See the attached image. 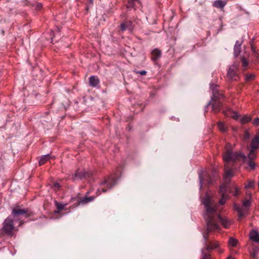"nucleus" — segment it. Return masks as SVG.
I'll return each mask as SVG.
<instances>
[{
    "instance_id": "4be33fe9",
    "label": "nucleus",
    "mask_w": 259,
    "mask_h": 259,
    "mask_svg": "<svg viewBox=\"0 0 259 259\" xmlns=\"http://www.w3.org/2000/svg\"><path fill=\"white\" fill-rule=\"evenodd\" d=\"M240 46L241 44H239L238 46L237 45L234 46V54L235 57H237L240 53Z\"/></svg>"
},
{
    "instance_id": "cd10ccee",
    "label": "nucleus",
    "mask_w": 259,
    "mask_h": 259,
    "mask_svg": "<svg viewBox=\"0 0 259 259\" xmlns=\"http://www.w3.org/2000/svg\"><path fill=\"white\" fill-rule=\"evenodd\" d=\"M242 123H246L249 122L251 120V118L250 117L245 116L241 118V119Z\"/></svg>"
},
{
    "instance_id": "9d476101",
    "label": "nucleus",
    "mask_w": 259,
    "mask_h": 259,
    "mask_svg": "<svg viewBox=\"0 0 259 259\" xmlns=\"http://www.w3.org/2000/svg\"><path fill=\"white\" fill-rule=\"evenodd\" d=\"M213 103L211 104V103L210 102L208 103L207 106L209 105H212V111L214 112V113H218L219 112L222 107V103L220 101H212Z\"/></svg>"
},
{
    "instance_id": "dca6fc26",
    "label": "nucleus",
    "mask_w": 259,
    "mask_h": 259,
    "mask_svg": "<svg viewBox=\"0 0 259 259\" xmlns=\"http://www.w3.org/2000/svg\"><path fill=\"white\" fill-rule=\"evenodd\" d=\"M152 60L156 61L161 56V51L158 49H155L152 52Z\"/></svg>"
},
{
    "instance_id": "412c9836",
    "label": "nucleus",
    "mask_w": 259,
    "mask_h": 259,
    "mask_svg": "<svg viewBox=\"0 0 259 259\" xmlns=\"http://www.w3.org/2000/svg\"><path fill=\"white\" fill-rule=\"evenodd\" d=\"M226 4V3L225 2L222 1H216L213 3V6L216 8L222 9L225 7Z\"/></svg>"
},
{
    "instance_id": "473e14b6",
    "label": "nucleus",
    "mask_w": 259,
    "mask_h": 259,
    "mask_svg": "<svg viewBox=\"0 0 259 259\" xmlns=\"http://www.w3.org/2000/svg\"><path fill=\"white\" fill-rule=\"evenodd\" d=\"M252 124L255 126H258L259 125V118H256L252 121Z\"/></svg>"
},
{
    "instance_id": "5701e85b",
    "label": "nucleus",
    "mask_w": 259,
    "mask_h": 259,
    "mask_svg": "<svg viewBox=\"0 0 259 259\" xmlns=\"http://www.w3.org/2000/svg\"><path fill=\"white\" fill-rule=\"evenodd\" d=\"M218 126L219 130L222 132H225L227 131V127L225 126L224 123L222 122L219 121L218 123Z\"/></svg>"
},
{
    "instance_id": "f8f14e48",
    "label": "nucleus",
    "mask_w": 259,
    "mask_h": 259,
    "mask_svg": "<svg viewBox=\"0 0 259 259\" xmlns=\"http://www.w3.org/2000/svg\"><path fill=\"white\" fill-rule=\"evenodd\" d=\"M96 198V196H91L89 197L87 196H85L84 197L80 198L78 200V204H87L90 202H92L93 201L95 198Z\"/></svg>"
},
{
    "instance_id": "f704fd0d",
    "label": "nucleus",
    "mask_w": 259,
    "mask_h": 259,
    "mask_svg": "<svg viewBox=\"0 0 259 259\" xmlns=\"http://www.w3.org/2000/svg\"><path fill=\"white\" fill-rule=\"evenodd\" d=\"M137 73H139V74H141V75H145L146 74L147 71L145 70H142L140 71H138L137 72Z\"/></svg>"
},
{
    "instance_id": "20e7f679",
    "label": "nucleus",
    "mask_w": 259,
    "mask_h": 259,
    "mask_svg": "<svg viewBox=\"0 0 259 259\" xmlns=\"http://www.w3.org/2000/svg\"><path fill=\"white\" fill-rule=\"evenodd\" d=\"M219 193L221 195L219 203L221 205H224L228 198V193H232L234 196H237L239 195V190L235 186L232 187L230 184L227 183L220 186Z\"/></svg>"
},
{
    "instance_id": "37998d69",
    "label": "nucleus",
    "mask_w": 259,
    "mask_h": 259,
    "mask_svg": "<svg viewBox=\"0 0 259 259\" xmlns=\"http://www.w3.org/2000/svg\"><path fill=\"white\" fill-rule=\"evenodd\" d=\"M89 1V2L91 4H93V1L94 0H88Z\"/></svg>"
},
{
    "instance_id": "e433bc0d",
    "label": "nucleus",
    "mask_w": 259,
    "mask_h": 259,
    "mask_svg": "<svg viewBox=\"0 0 259 259\" xmlns=\"http://www.w3.org/2000/svg\"><path fill=\"white\" fill-rule=\"evenodd\" d=\"M107 191V189H106L105 188H103L102 189V192H103V193H105Z\"/></svg>"
},
{
    "instance_id": "393cba45",
    "label": "nucleus",
    "mask_w": 259,
    "mask_h": 259,
    "mask_svg": "<svg viewBox=\"0 0 259 259\" xmlns=\"http://www.w3.org/2000/svg\"><path fill=\"white\" fill-rule=\"evenodd\" d=\"M237 242L238 241L236 239L230 238L229 241V244L232 247H235L236 246Z\"/></svg>"
},
{
    "instance_id": "c85d7f7f",
    "label": "nucleus",
    "mask_w": 259,
    "mask_h": 259,
    "mask_svg": "<svg viewBox=\"0 0 259 259\" xmlns=\"http://www.w3.org/2000/svg\"><path fill=\"white\" fill-rule=\"evenodd\" d=\"M254 78V75L252 74H247L246 75V80L248 81L253 80Z\"/></svg>"
},
{
    "instance_id": "a878e982",
    "label": "nucleus",
    "mask_w": 259,
    "mask_h": 259,
    "mask_svg": "<svg viewBox=\"0 0 259 259\" xmlns=\"http://www.w3.org/2000/svg\"><path fill=\"white\" fill-rule=\"evenodd\" d=\"M241 61L242 67L245 69L248 65V61L244 57H242Z\"/></svg>"
},
{
    "instance_id": "4468645a",
    "label": "nucleus",
    "mask_w": 259,
    "mask_h": 259,
    "mask_svg": "<svg viewBox=\"0 0 259 259\" xmlns=\"http://www.w3.org/2000/svg\"><path fill=\"white\" fill-rule=\"evenodd\" d=\"M99 79L96 76H92L89 78L90 85L92 87H96L99 83Z\"/></svg>"
},
{
    "instance_id": "f03ea898",
    "label": "nucleus",
    "mask_w": 259,
    "mask_h": 259,
    "mask_svg": "<svg viewBox=\"0 0 259 259\" xmlns=\"http://www.w3.org/2000/svg\"><path fill=\"white\" fill-rule=\"evenodd\" d=\"M29 215L25 209H21L19 207L13 208L12 213L3 223L2 228L0 229V237L6 235L13 236L14 232L18 231V227L24 223L23 217L27 218Z\"/></svg>"
},
{
    "instance_id": "f257e3e1",
    "label": "nucleus",
    "mask_w": 259,
    "mask_h": 259,
    "mask_svg": "<svg viewBox=\"0 0 259 259\" xmlns=\"http://www.w3.org/2000/svg\"><path fill=\"white\" fill-rule=\"evenodd\" d=\"M203 203L206 210L204 217L206 223L207 228L203 233L205 248L202 250V257L201 259H212L209 251L211 249L218 248L220 244L216 240L213 241L209 240V232L219 231L220 229V226L218 224L219 223H221L225 228H229L231 223L228 219L221 216L217 209V205L211 201L210 198L206 197L204 199Z\"/></svg>"
},
{
    "instance_id": "b1692460",
    "label": "nucleus",
    "mask_w": 259,
    "mask_h": 259,
    "mask_svg": "<svg viewBox=\"0 0 259 259\" xmlns=\"http://www.w3.org/2000/svg\"><path fill=\"white\" fill-rule=\"evenodd\" d=\"M256 157L255 149H251L249 153L248 154V157L249 160H253Z\"/></svg>"
},
{
    "instance_id": "6ab92c4d",
    "label": "nucleus",
    "mask_w": 259,
    "mask_h": 259,
    "mask_svg": "<svg viewBox=\"0 0 259 259\" xmlns=\"http://www.w3.org/2000/svg\"><path fill=\"white\" fill-rule=\"evenodd\" d=\"M250 238L252 240L259 243V234L256 231H252L250 233Z\"/></svg>"
},
{
    "instance_id": "a18cd8bd",
    "label": "nucleus",
    "mask_w": 259,
    "mask_h": 259,
    "mask_svg": "<svg viewBox=\"0 0 259 259\" xmlns=\"http://www.w3.org/2000/svg\"><path fill=\"white\" fill-rule=\"evenodd\" d=\"M220 253L223 252V250H220Z\"/></svg>"
},
{
    "instance_id": "2eb2a0df",
    "label": "nucleus",
    "mask_w": 259,
    "mask_h": 259,
    "mask_svg": "<svg viewBox=\"0 0 259 259\" xmlns=\"http://www.w3.org/2000/svg\"><path fill=\"white\" fill-rule=\"evenodd\" d=\"M53 157L51 156L50 154H47L44 156H42L40 157V159L38 161V163L39 165H42L46 163L48 161H49L51 158H52Z\"/></svg>"
},
{
    "instance_id": "c03bdc74",
    "label": "nucleus",
    "mask_w": 259,
    "mask_h": 259,
    "mask_svg": "<svg viewBox=\"0 0 259 259\" xmlns=\"http://www.w3.org/2000/svg\"><path fill=\"white\" fill-rule=\"evenodd\" d=\"M90 193V191H88V192H87L86 193V195H85V196H88V195H89Z\"/></svg>"
},
{
    "instance_id": "79ce46f5",
    "label": "nucleus",
    "mask_w": 259,
    "mask_h": 259,
    "mask_svg": "<svg viewBox=\"0 0 259 259\" xmlns=\"http://www.w3.org/2000/svg\"><path fill=\"white\" fill-rule=\"evenodd\" d=\"M227 259H235V258L232 256H230L227 258Z\"/></svg>"
},
{
    "instance_id": "4c0bfd02",
    "label": "nucleus",
    "mask_w": 259,
    "mask_h": 259,
    "mask_svg": "<svg viewBox=\"0 0 259 259\" xmlns=\"http://www.w3.org/2000/svg\"><path fill=\"white\" fill-rule=\"evenodd\" d=\"M254 137L257 138L259 140V131L257 133V134H256V135Z\"/></svg>"
},
{
    "instance_id": "72a5a7b5",
    "label": "nucleus",
    "mask_w": 259,
    "mask_h": 259,
    "mask_svg": "<svg viewBox=\"0 0 259 259\" xmlns=\"http://www.w3.org/2000/svg\"><path fill=\"white\" fill-rule=\"evenodd\" d=\"M250 137V135L248 132H245L244 136V138L245 140H247L249 139Z\"/></svg>"
},
{
    "instance_id": "a19ab883",
    "label": "nucleus",
    "mask_w": 259,
    "mask_h": 259,
    "mask_svg": "<svg viewBox=\"0 0 259 259\" xmlns=\"http://www.w3.org/2000/svg\"><path fill=\"white\" fill-rule=\"evenodd\" d=\"M239 44H241V43H240V42H239V41L238 40H237L235 45H237V46H238V45H239Z\"/></svg>"
},
{
    "instance_id": "2f4dec72",
    "label": "nucleus",
    "mask_w": 259,
    "mask_h": 259,
    "mask_svg": "<svg viewBox=\"0 0 259 259\" xmlns=\"http://www.w3.org/2000/svg\"><path fill=\"white\" fill-rule=\"evenodd\" d=\"M254 186V181H249L247 184V185H246L245 186V188H253Z\"/></svg>"
},
{
    "instance_id": "9b49d317",
    "label": "nucleus",
    "mask_w": 259,
    "mask_h": 259,
    "mask_svg": "<svg viewBox=\"0 0 259 259\" xmlns=\"http://www.w3.org/2000/svg\"><path fill=\"white\" fill-rule=\"evenodd\" d=\"M133 29V22L131 20H126L120 24V29L122 31L126 30H132Z\"/></svg>"
},
{
    "instance_id": "ddd939ff",
    "label": "nucleus",
    "mask_w": 259,
    "mask_h": 259,
    "mask_svg": "<svg viewBox=\"0 0 259 259\" xmlns=\"http://www.w3.org/2000/svg\"><path fill=\"white\" fill-rule=\"evenodd\" d=\"M212 101H220L222 102V100L224 98V96L222 93L214 90L212 91Z\"/></svg>"
},
{
    "instance_id": "58836bf2",
    "label": "nucleus",
    "mask_w": 259,
    "mask_h": 259,
    "mask_svg": "<svg viewBox=\"0 0 259 259\" xmlns=\"http://www.w3.org/2000/svg\"><path fill=\"white\" fill-rule=\"evenodd\" d=\"M101 194V192L100 191V190L98 189L97 191V195H99Z\"/></svg>"
},
{
    "instance_id": "ea45409f",
    "label": "nucleus",
    "mask_w": 259,
    "mask_h": 259,
    "mask_svg": "<svg viewBox=\"0 0 259 259\" xmlns=\"http://www.w3.org/2000/svg\"><path fill=\"white\" fill-rule=\"evenodd\" d=\"M252 257L254 258V259H256V255L255 253H253L252 254Z\"/></svg>"
},
{
    "instance_id": "f3484780",
    "label": "nucleus",
    "mask_w": 259,
    "mask_h": 259,
    "mask_svg": "<svg viewBox=\"0 0 259 259\" xmlns=\"http://www.w3.org/2000/svg\"><path fill=\"white\" fill-rule=\"evenodd\" d=\"M223 113L225 115L227 116H231L235 119H237L238 117V114L236 112L233 111L231 109H229L227 111H223Z\"/></svg>"
},
{
    "instance_id": "423d86ee",
    "label": "nucleus",
    "mask_w": 259,
    "mask_h": 259,
    "mask_svg": "<svg viewBox=\"0 0 259 259\" xmlns=\"http://www.w3.org/2000/svg\"><path fill=\"white\" fill-rule=\"evenodd\" d=\"M238 64L234 63L231 65L228 70L227 77L229 81H237L239 79Z\"/></svg>"
},
{
    "instance_id": "39448f33",
    "label": "nucleus",
    "mask_w": 259,
    "mask_h": 259,
    "mask_svg": "<svg viewBox=\"0 0 259 259\" xmlns=\"http://www.w3.org/2000/svg\"><path fill=\"white\" fill-rule=\"evenodd\" d=\"M250 205V201L248 199H244L243 201V205L234 204V208L238 212V220L241 221L244 217L247 212L248 208Z\"/></svg>"
},
{
    "instance_id": "a211bd4d",
    "label": "nucleus",
    "mask_w": 259,
    "mask_h": 259,
    "mask_svg": "<svg viewBox=\"0 0 259 259\" xmlns=\"http://www.w3.org/2000/svg\"><path fill=\"white\" fill-rule=\"evenodd\" d=\"M250 147L252 149H257L259 148V140L257 138L254 137L250 144Z\"/></svg>"
},
{
    "instance_id": "7ed1b4c3",
    "label": "nucleus",
    "mask_w": 259,
    "mask_h": 259,
    "mask_svg": "<svg viewBox=\"0 0 259 259\" xmlns=\"http://www.w3.org/2000/svg\"><path fill=\"white\" fill-rule=\"evenodd\" d=\"M230 146L229 144L226 145V150L223 156L225 162V174L227 178L233 176V169L236 168L234 165L235 164H241L246 159V157L241 152H233L230 149Z\"/></svg>"
},
{
    "instance_id": "7c9ffc66",
    "label": "nucleus",
    "mask_w": 259,
    "mask_h": 259,
    "mask_svg": "<svg viewBox=\"0 0 259 259\" xmlns=\"http://www.w3.org/2000/svg\"><path fill=\"white\" fill-rule=\"evenodd\" d=\"M137 0H128L127 7L133 8L134 7L135 3Z\"/></svg>"
},
{
    "instance_id": "aec40b11",
    "label": "nucleus",
    "mask_w": 259,
    "mask_h": 259,
    "mask_svg": "<svg viewBox=\"0 0 259 259\" xmlns=\"http://www.w3.org/2000/svg\"><path fill=\"white\" fill-rule=\"evenodd\" d=\"M55 204L57 208V210L55 211V213H59L62 210H63L64 209L65 207L67 205V204H63L59 203L57 201H55Z\"/></svg>"
},
{
    "instance_id": "6e6552de",
    "label": "nucleus",
    "mask_w": 259,
    "mask_h": 259,
    "mask_svg": "<svg viewBox=\"0 0 259 259\" xmlns=\"http://www.w3.org/2000/svg\"><path fill=\"white\" fill-rule=\"evenodd\" d=\"M93 174L90 171H85L84 170L77 169L75 174L73 176L72 179L73 180H75L76 178L79 179H87L91 178Z\"/></svg>"
},
{
    "instance_id": "c9c22d12",
    "label": "nucleus",
    "mask_w": 259,
    "mask_h": 259,
    "mask_svg": "<svg viewBox=\"0 0 259 259\" xmlns=\"http://www.w3.org/2000/svg\"><path fill=\"white\" fill-rule=\"evenodd\" d=\"M42 6L41 4H38L36 6V9L37 10H40L42 8Z\"/></svg>"
},
{
    "instance_id": "0eeeda50",
    "label": "nucleus",
    "mask_w": 259,
    "mask_h": 259,
    "mask_svg": "<svg viewBox=\"0 0 259 259\" xmlns=\"http://www.w3.org/2000/svg\"><path fill=\"white\" fill-rule=\"evenodd\" d=\"M213 177L211 176L210 174H207L206 175L202 177L199 175L200 179V189H202V187L205 186H208L213 184V182L215 180V172H212Z\"/></svg>"
},
{
    "instance_id": "c756f323",
    "label": "nucleus",
    "mask_w": 259,
    "mask_h": 259,
    "mask_svg": "<svg viewBox=\"0 0 259 259\" xmlns=\"http://www.w3.org/2000/svg\"><path fill=\"white\" fill-rule=\"evenodd\" d=\"M248 165L250 167L251 169L253 170L255 168V164L252 160H249L248 162Z\"/></svg>"
},
{
    "instance_id": "1a4fd4ad",
    "label": "nucleus",
    "mask_w": 259,
    "mask_h": 259,
    "mask_svg": "<svg viewBox=\"0 0 259 259\" xmlns=\"http://www.w3.org/2000/svg\"><path fill=\"white\" fill-rule=\"evenodd\" d=\"M117 181L115 177L110 176L105 178V179L100 183L101 186L105 185L108 189H111L116 184Z\"/></svg>"
},
{
    "instance_id": "bb28decb",
    "label": "nucleus",
    "mask_w": 259,
    "mask_h": 259,
    "mask_svg": "<svg viewBox=\"0 0 259 259\" xmlns=\"http://www.w3.org/2000/svg\"><path fill=\"white\" fill-rule=\"evenodd\" d=\"M61 185L59 183L55 182L53 184L52 186V188L54 189L55 191H58L61 188Z\"/></svg>"
}]
</instances>
